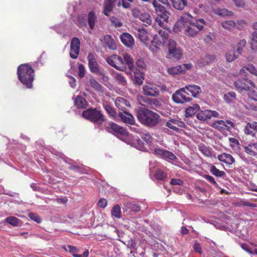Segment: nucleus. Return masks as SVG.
<instances>
[{"instance_id": "29", "label": "nucleus", "mask_w": 257, "mask_h": 257, "mask_svg": "<svg viewBox=\"0 0 257 257\" xmlns=\"http://www.w3.org/2000/svg\"><path fill=\"white\" fill-rule=\"evenodd\" d=\"M212 127L217 129L219 131H221L225 129L228 130L230 127H228L227 124H226V122L222 120H217L215 121L212 125Z\"/></svg>"}, {"instance_id": "16", "label": "nucleus", "mask_w": 257, "mask_h": 257, "mask_svg": "<svg viewBox=\"0 0 257 257\" xmlns=\"http://www.w3.org/2000/svg\"><path fill=\"white\" fill-rule=\"evenodd\" d=\"M109 128H110L115 133L121 136H127L128 134V133L125 129L113 122H110L109 123V126H107L106 129L108 130Z\"/></svg>"}, {"instance_id": "10", "label": "nucleus", "mask_w": 257, "mask_h": 257, "mask_svg": "<svg viewBox=\"0 0 257 257\" xmlns=\"http://www.w3.org/2000/svg\"><path fill=\"white\" fill-rule=\"evenodd\" d=\"M80 41L78 38L74 37L70 43V56L71 58L75 59L77 58L79 54Z\"/></svg>"}, {"instance_id": "52", "label": "nucleus", "mask_w": 257, "mask_h": 257, "mask_svg": "<svg viewBox=\"0 0 257 257\" xmlns=\"http://www.w3.org/2000/svg\"><path fill=\"white\" fill-rule=\"evenodd\" d=\"M158 101L156 99L148 98L146 105L145 106L150 107L151 108H154L155 107L158 105Z\"/></svg>"}, {"instance_id": "60", "label": "nucleus", "mask_w": 257, "mask_h": 257, "mask_svg": "<svg viewBox=\"0 0 257 257\" xmlns=\"http://www.w3.org/2000/svg\"><path fill=\"white\" fill-rule=\"evenodd\" d=\"M78 70H79V77L81 78L84 77L85 74V69L83 65L79 64L78 66Z\"/></svg>"}, {"instance_id": "44", "label": "nucleus", "mask_w": 257, "mask_h": 257, "mask_svg": "<svg viewBox=\"0 0 257 257\" xmlns=\"http://www.w3.org/2000/svg\"><path fill=\"white\" fill-rule=\"evenodd\" d=\"M89 83L91 86L95 90L98 91H103V87L98 83L94 79H90Z\"/></svg>"}, {"instance_id": "13", "label": "nucleus", "mask_w": 257, "mask_h": 257, "mask_svg": "<svg viewBox=\"0 0 257 257\" xmlns=\"http://www.w3.org/2000/svg\"><path fill=\"white\" fill-rule=\"evenodd\" d=\"M143 89V93L146 96L155 97L159 95L160 93L159 89L156 85L151 83L145 85Z\"/></svg>"}, {"instance_id": "36", "label": "nucleus", "mask_w": 257, "mask_h": 257, "mask_svg": "<svg viewBox=\"0 0 257 257\" xmlns=\"http://www.w3.org/2000/svg\"><path fill=\"white\" fill-rule=\"evenodd\" d=\"M209 110L206 109L203 111H200L197 114V118L201 120H206L210 119V115L209 113Z\"/></svg>"}, {"instance_id": "61", "label": "nucleus", "mask_w": 257, "mask_h": 257, "mask_svg": "<svg viewBox=\"0 0 257 257\" xmlns=\"http://www.w3.org/2000/svg\"><path fill=\"white\" fill-rule=\"evenodd\" d=\"M240 204L243 206H247L251 208L256 207L257 204L255 203H251L246 200H242L241 201Z\"/></svg>"}, {"instance_id": "38", "label": "nucleus", "mask_w": 257, "mask_h": 257, "mask_svg": "<svg viewBox=\"0 0 257 257\" xmlns=\"http://www.w3.org/2000/svg\"><path fill=\"white\" fill-rule=\"evenodd\" d=\"M198 149L199 151L205 156L209 157L212 156V153L209 147L204 144H201L199 146Z\"/></svg>"}, {"instance_id": "35", "label": "nucleus", "mask_w": 257, "mask_h": 257, "mask_svg": "<svg viewBox=\"0 0 257 257\" xmlns=\"http://www.w3.org/2000/svg\"><path fill=\"white\" fill-rule=\"evenodd\" d=\"M96 21V17L94 13L92 11L90 12L88 14V23L91 30H93L94 29Z\"/></svg>"}, {"instance_id": "27", "label": "nucleus", "mask_w": 257, "mask_h": 257, "mask_svg": "<svg viewBox=\"0 0 257 257\" xmlns=\"http://www.w3.org/2000/svg\"><path fill=\"white\" fill-rule=\"evenodd\" d=\"M104 42L110 49L115 50L116 49L115 42L111 35H105L104 37Z\"/></svg>"}, {"instance_id": "51", "label": "nucleus", "mask_w": 257, "mask_h": 257, "mask_svg": "<svg viewBox=\"0 0 257 257\" xmlns=\"http://www.w3.org/2000/svg\"><path fill=\"white\" fill-rule=\"evenodd\" d=\"M182 52L179 49L173 50L172 53H169V55L170 57H173L176 59H179L182 57Z\"/></svg>"}, {"instance_id": "25", "label": "nucleus", "mask_w": 257, "mask_h": 257, "mask_svg": "<svg viewBox=\"0 0 257 257\" xmlns=\"http://www.w3.org/2000/svg\"><path fill=\"white\" fill-rule=\"evenodd\" d=\"M67 248L69 252L73 255V257H88L89 255L88 250H86L82 254H78L77 252H78V249L75 246L70 245H67Z\"/></svg>"}, {"instance_id": "37", "label": "nucleus", "mask_w": 257, "mask_h": 257, "mask_svg": "<svg viewBox=\"0 0 257 257\" xmlns=\"http://www.w3.org/2000/svg\"><path fill=\"white\" fill-rule=\"evenodd\" d=\"M123 59L125 65L126 64L129 69L132 71L134 67V60L133 58H131L130 55L128 54H125L123 55Z\"/></svg>"}, {"instance_id": "14", "label": "nucleus", "mask_w": 257, "mask_h": 257, "mask_svg": "<svg viewBox=\"0 0 257 257\" xmlns=\"http://www.w3.org/2000/svg\"><path fill=\"white\" fill-rule=\"evenodd\" d=\"M87 60L90 71L92 73L98 74L99 72V65L94 55L91 53H89Z\"/></svg>"}, {"instance_id": "43", "label": "nucleus", "mask_w": 257, "mask_h": 257, "mask_svg": "<svg viewBox=\"0 0 257 257\" xmlns=\"http://www.w3.org/2000/svg\"><path fill=\"white\" fill-rule=\"evenodd\" d=\"M111 213L112 216L117 218H120L121 214L120 206L118 205H115L112 208Z\"/></svg>"}, {"instance_id": "41", "label": "nucleus", "mask_w": 257, "mask_h": 257, "mask_svg": "<svg viewBox=\"0 0 257 257\" xmlns=\"http://www.w3.org/2000/svg\"><path fill=\"white\" fill-rule=\"evenodd\" d=\"M155 177L158 180L163 181L167 178V174L161 169H158L155 172Z\"/></svg>"}, {"instance_id": "33", "label": "nucleus", "mask_w": 257, "mask_h": 257, "mask_svg": "<svg viewBox=\"0 0 257 257\" xmlns=\"http://www.w3.org/2000/svg\"><path fill=\"white\" fill-rule=\"evenodd\" d=\"M173 5L174 8L179 10H182L187 5L186 0H173Z\"/></svg>"}, {"instance_id": "58", "label": "nucleus", "mask_w": 257, "mask_h": 257, "mask_svg": "<svg viewBox=\"0 0 257 257\" xmlns=\"http://www.w3.org/2000/svg\"><path fill=\"white\" fill-rule=\"evenodd\" d=\"M203 178L206 179L208 181L214 185L215 187H217L218 186L217 183L215 181L214 178L212 176L209 175H205L203 176Z\"/></svg>"}, {"instance_id": "48", "label": "nucleus", "mask_w": 257, "mask_h": 257, "mask_svg": "<svg viewBox=\"0 0 257 257\" xmlns=\"http://www.w3.org/2000/svg\"><path fill=\"white\" fill-rule=\"evenodd\" d=\"M104 109L110 117L114 118L116 116V112L115 110L110 105H105L104 106Z\"/></svg>"}, {"instance_id": "9", "label": "nucleus", "mask_w": 257, "mask_h": 257, "mask_svg": "<svg viewBox=\"0 0 257 257\" xmlns=\"http://www.w3.org/2000/svg\"><path fill=\"white\" fill-rule=\"evenodd\" d=\"M234 85L239 91H247L250 86H254V83L247 79L243 78L237 79L234 82Z\"/></svg>"}, {"instance_id": "22", "label": "nucleus", "mask_w": 257, "mask_h": 257, "mask_svg": "<svg viewBox=\"0 0 257 257\" xmlns=\"http://www.w3.org/2000/svg\"><path fill=\"white\" fill-rule=\"evenodd\" d=\"M217 158L220 162L227 165H232L235 162L234 159L230 154L225 153L219 155Z\"/></svg>"}, {"instance_id": "7", "label": "nucleus", "mask_w": 257, "mask_h": 257, "mask_svg": "<svg viewBox=\"0 0 257 257\" xmlns=\"http://www.w3.org/2000/svg\"><path fill=\"white\" fill-rule=\"evenodd\" d=\"M205 25L204 19H198L195 22L190 23L185 30V34L189 37H194L203 29Z\"/></svg>"}, {"instance_id": "62", "label": "nucleus", "mask_w": 257, "mask_h": 257, "mask_svg": "<svg viewBox=\"0 0 257 257\" xmlns=\"http://www.w3.org/2000/svg\"><path fill=\"white\" fill-rule=\"evenodd\" d=\"M246 69L251 73L257 76V67H255L252 64L248 65Z\"/></svg>"}, {"instance_id": "42", "label": "nucleus", "mask_w": 257, "mask_h": 257, "mask_svg": "<svg viewBox=\"0 0 257 257\" xmlns=\"http://www.w3.org/2000/svg\"><path fill=\"white\" fill-rule=\"evenodd\" d=\"M221 26L225 29L230 30L236 26V23L233 20H227L221 23Z\"/></svg>"}, {"instance_id": "49", "label": "nucleus", "mask_w": 257, "mask_h": 257, "mask_svg": "<svg viewBox=\"0 0 257 257\" xmlns=\"http://www.w3.org/2000/svg\"><path fill=\"white\" fill-rule=\"evenodd\" d=\"M246 44V40L245 39L241 40L236 45V52L238 55H241L243 48L245 47Z\"/></svg>"}, {"instance_id": "40", "label": "nucleus", "mask_w": 257, "mask_h": 257, "mask_svg": "<svg viewBox=\"0 0 257 257\" xmlns=\"http://www.w3.org/2000/svg\"><path fill=\"white\" fill-rule=\"evenodd\" d=\"M124 205L127 208V209H129L131 211L139 212L141 210L140 206L137 204L131 202H126Z\"/></svg>"}, {"instance_id": "21", "label": "nucleus", "mask_w": 257, "mask_h": 257, "mask_svg": "<svg viewBox=\"0 0 257 257\" xmlns=\"http://www.w3.org/2000/svg\"><path fill=\"white\" fill-rule=\"evenodd\" d=\"M138 38L142 42L147 43L149 41L148 34L146 30L143 28H135Z\"/></svg>"}, {"instance_id": "30", "label": "nucleus", "mask_w": 257, "mask_h": 257, "mask_svg": "<svg viewBox=\"0 0 257 257\" xmlns=\"http://www.w3.org/2000/svg\"><path fill=\"white\" fill-rule=\"evenodd\" d=\"M209 171L210 173L217 177L224 178L226 176V173L223 171H220L215 166L211 165L210 166Z\"/></svg>"}, {"instance_id": "8", "label": "nucleus", "mask_w": 257, "mask_h": 257, "mask_svg": "<svg viewBox=\"0 0 257 257\" xmlns=\"http://www.w3.org/2000/svg\"><path fill=\"white\" fill-rule=\"evenodd\" d=\"M172 99L176 103H183L190 101L192 98L190 94L186 90L185 87H184L176 91L173 94Z\"/></svg>"}, {"instance_id": "32", "label": "nucleus", "mask_w": 257, "mask_h": 257, "mask_svg": "<svg viewBox=\"0 0 257 257\" xmlns=\"http://www.w3.org/2000/svg\"><path fill=\"white\" fill-rule=\"evenodd\" d=\"M114 4L109 0H105L104 4V9L103 13L107 16H108L109 13L112 11Z\"/></svg>"}, {"instance_id": "54", "label": "nucleus", "mask_w": 257, "mask_h": 257, "mask_svg": "<svg viewBox=\"0 0 257 257\" xmlns=\"http://www.w3.org/2000/svg\"><path fill=\"white\" fill-rule=\"evenodd\" d=\"M249 96L252 99L257 101V87H253L249 92Z\"/></svg>"}, {"instance_id": "39", "label": "nucleus", "mask_w": 257, "mask_h": 257, "mask_svg": "<svg viewBox=\"0 0 257 257\" xmlns=\"http://www.w3.org/2000/svg\"><path fill=\"white\" fill-rule=\"evenodd\" d=\"M244 133L246 135L255 137V132L253 129L251 122H248L244 128Z\"/></svg>"}, {"instance_id": "31", "label": "nucleus", "mask_w": 257, "mask_h": 257, "mask_svg": "<svg viewBox=\"0 0 257 257\" xmlns=\"http://www.w3.org/2000/svg\"><path fill=\"white\" fill-rule=\"evenodd\" d=\"M236 94L233 91L228 92L224 94L223 99L228 103H234L236 99Z\"/></svg>"}, {"instance_id": "59", "label": "nucleus", "mask_w": 257, "mask_h": 257, "mask_svg": "<svg viewBox=\"0 0 257 257\" xmlns=\"http://www.w3.org/2000/svg\"><path fill=\"white\" fill-rule=\"evenodd\" d=\"M136 64L139 69H141L142 70L144 69L146 66V65L143 59H139L137 60L136 62Z\"/></svg>"}, {"instance_id": "24", "label": "nucleus", "mask_w": 257, "mask_h": 257, "mask_svg": "<svg viewBox=\"0 0 257 257\" xmlns=\"http://www.w3.org/2000/svg\"><path fill=\"white\" fill-rule=\"evenodd\" d=\"M74 104L78 109L86 108L88 105L86 99L82 96L78 95L74 100Z\"/></svg>"}, {"instance_id": "19", "label": "nucleus", "mask_w": 257, "mask_h": 257, "mask_svg": "<svg viewBox=\"0 0 257 257\" xmlns=\"http://www.w3.org/2000/svg\"><path fill=\"white\" fill-rule=\"evenodd\" d=\"M121 42L126 46L130 47L134 44V39L132 35L127 33H122L120 37Z\"/></svg>"}, {"instance_id": "15", "label": "nucleus", "mask_w": 257, "mask_h": 257, "mask_svg": "<svg viewBox=\"0 0 257 257\" xmlns=\"http://www.w3.org/2000/svg\"><path fill=\"white\" fill-rule=\"evenodd\" d=\"M133 14L135 17L138 18L146 26L151 25L152 24V19L150 15L148 13H143L139 14L138 10H134Z\"/></svg>"}, {"instance_id": "57", "label": "nucleus", "mask_w": 257, "mask_h": 257, "mask_svg": "<svg viewBox=\"0 0 257 257\" xmlns=\"http://www.w3.org/2000/svg\"><path fill=\"white\" fill-rule=\"evenodd\" d=\"M115 59V55H113L108 57L106 61L109 65L116 68Z\"/></svg>"}, {"instance_id": "26", "label": "nucleus", "mask_w": 257, "mask_h": 257, "mask_svg": "<svg viewBox=\"0 0 257 257\" xmlns=\"http://www.w3.org/2000/svg\"><path fill=\"white\" fill-rule=\"evenodd\" d=\"M186 90L190 94L191 97L192 96L196 97L197 94L201 92V89L200 86L195 85H189L185 87Z\"/></svg>"}, {"instance_id": "3", "label": "nucleus", "mask_w": 257, "mask_h": 257, "mask_svg": "<svg viewBox=\"0 0 257 257\" xmlns=\"http://www.w3.org/2000/svg\"><path fill=\"white\" fill-rule=\"evenodd\" d=\"M82 116L90 122L100 125L105 121V118L102 111L97 108H89L84 110Z\"/></svg>"}, {"instance_id": "46", "label": "nucleus", "mask_w": 257, "mask_h": 257, "mask_svg": "<svg viewBox=\"0 0 257 257\" xmlns=\"http://www.w3.org/2000/svg\"><path fill=\"white\" fill-rule=\"evenodd\" d=\"M251 48L254 51H257V32L252 33V38L250 42Z\"/></svg>"}, {"instance_id": "53", "label": "nucleus", "mask_w": 257, "mask_h": 257, "mask_svg": "<svg viewBox=\"0 0 257 257\" xmlns=\"http://www.w3.org/2000/svg\"><path fill=\"white\" fill-rule=\"evenodd\" d=\"M168 51L169 53H172L173 50L176 49V43L172 39H170L168 41Z\"/></svg>"}, {"instance_id": "47", "label": "nucleus", "mask_w": 257, "mask_h": 257, "mask_svg": "<svg viewBox=\"0 0 257 257\" xmlns=\"http://www.w3.org/2000/svg\"><path fill=\"white\" fill-rule=\"evenodd\" d=\"M238 54H235L234 50L228 51L226 54V59L228 62H232L235 60L238 56Z\"/></svg>"}, {"instance_id": "23", "label": "nucleus", "mask_w": 257, "mask_h": 257, "mask_svg": "<svg viewBox=\"0 0 257 257\" xmlns=\"http://www.w3.org/2000/svg\"><path fill=\"white\" fill-rule=\"evenodd\" d=\"M243 149L245 153L247 154L257 157V143H250L247 146H243Z\"/></svg>"}, {"instance_id": "18", "label": "nucleus", "mask_w": 257, "mask_h": 257, "mask_svg": "<svg viewBox=\"0 0 257 257\" xmlns=\"http://www.w3.org/2000/svg\"><path fill=\"white\" fill-rule=\"evenodd\" d=\"M153 153L156 156L166 157L172 160H174L176 158V156L173 153L164 149H155Z\"/></svg>"}, {"instance_id": "63", "label": "nucleus", "mask_w": 257, "mask_h": 257, "mask_svg": "<svg viewBox=\"0 0 257 257\" xmlns=\"http://www.w3.org/2000/svg\"><path fill=\"white\" fill-rule=\"evenodd\" d=\"M148 97H145L143 96H139L138 97V100L140 104L141 105H143L144 106L146 105V103H147V101H148Z\"/></svg>"}, {"instance_id": "4", "label": "nucleus", "mask_w": 257, "mask_h": 257, "mask_svg": "<svg viewBox=\"0 0 257 257\" xmlns=\"http://www.w3.org/2000/svg\"><path fill=\"white\" fill-rule=\"evenodd\" d=\"M170 31L168 30H160L158 34L154 36L149 47L150 50L153 53H156L161 47L164 46L165 43L168 40Z\"/></svg>"}, {"instance_id": "12", "label": "nucleus", "mask_w": 257, "mask_h": 257, "mask_svg": "<svg viewBox=\"0 0 257 257\" xmlns=\"http://www.w3.org/2000/svg\"><path fill=\"white\" fill-rule=\"evenodd\" d=\"M192 65L190 63L183 64L175 67H171L168 69L167 72L171 75H176L184 73L186 70L191 69Z\"/></svg>"}, {"instance_id": "45", "label": "nucleus", "mask_w": 257, "mask_h": 257, "mask_svg": "<svg viewBox=\"0 0 257 257\" xmlns=\"http://www.w3.org/2000/svg\"><path fill=\"white\" fill-rule=\"evenodd\" d=\"M5 221L13 226H17L19 225L20 220L16 217L10 216L6 218Z\"/></svg>"}, {"instance_id": "64", "label": "nucleus", "mask_w": 257, "mask_h": 257, "mask_svg": "<svg viewBox=\"0 0 257 257\" xmlns=\"http://www.w3.org/2000/svg\"><path fill=\"white\" fill-rule=\"evenodd\" d=\"M208 59H209V56L207 55H205L204 56V57L200 59L199 62V64L201 66L206 65L209 63Z\"/></svg>"}, {"instance_id": "1", "label": "nucleus", "mask_w": 257, "mask_h": 257, "mask_svg": "<svg viewBox=\"0 0 257 257\" xmlns=\"http://www.w3.org/2000/svg\"><path fill=\"white\" fill-rule=\"evenodd\" d=\"M137 117L142 124L148 127H155L160 120V116L157 113L143 107L138 110Z\"/></svg>"}, {"instance_id": "11", "label": "nucleus", "mask_w": 257, "mask_h": 257, "mask_svg": "<svg viewBox=\"0 0 257 257\" xmlns=\"http://www.w3.org/2000/svg\"><path fill=\"white\" fill-rule=\"evenodd\" d=\"M193 17L192 16L188 13H184L179 18V19L176 22L175 26L174 29L176 31H181V28L185 26L186 24H189L191 23H193L192 22Z\"/></svg>"}, {"instance_id": "28", "label": "nucleus", "mask_w": 257, "mask_h": 257, "mask_svg": "<svg viewBox=\"0 0 257 257\" xmlns=\"http://www.w3.org/2000/svg\"><path fill=\"white\" fill-rule=\"evenodd\" d=\"M144 72L140 69H136L134 72V77L135 79L136 84L138 85H141L143 84L144 76Z\"/></svg>"}, {"instance_id": "56", "label": "nucleus", "mask_w": 257, "mask_h": 257, "mask_svg": "<svg viewBox=\"0 0 257 257\" xmlns=\"http://www.w3.org/2000/svg\"><path fill=\"white\" fill-rule=\"evenodd\" d=\"M29 217L32 220H34L37 223H40L42 221V219L41 217L38 216L37 214L34 213H29Z\"/></svg>"}, {"instance_id": "34", "label": "nucleus", "mask_w": 257, "mask_h": 257, "mask_svg": "<svg viewBox=\"0 0 257 257\" xmlns=\"http://www.w3.org/2000/svg\"><path fill=\"white\" fill-rule=\"evenodd\" d=\"M115 58L116 69L120 71L125 70L126 66L122 58L117 55H115Z\"/></svg>"}, {"instance_id": "2", "label": "nucleus", "mask_w": 257, "mask_h": 257, "mask_svg": "<svg viewBox=\"0 0 257 257\" xmlns=\"http://www.w3.org/2000/svg\"><path fill=\"white\" fill-rule=\"evenodd\" d=\"M18 79L23 84L28 88L32 87L34 80V71L31 66L28 64L19 65L17 69Z\"/></svg>"}, {"instance_id": "20", "label": "nucleus", "mask_w": 257, "mask_h": 257, "mask_svg": "<svg viewBox=\"0 0 257 257\" xmlns=\"http://www.w3.org/2000/svg\"><path fill=\"white\" fill-rule=\"evenodd\" d=\"M118 116L125 123L134 124L135 122L134 117L130 113L126 111V113L119 112Z\"/></svg>"}, {"instance_id": "55", "label": "nucleus", "mask_w": 257, "mask_h": 257, "mask_svg": "<svg viewBox=\"0 0 257 257\" xmlns=\"http://www.w3.org/2000/svg\"><path fill=\"white\" fill-rule=\"evenodd\" d=\"M142 139L148 144H151L153 140V138L149 133L144 134L142 137Z\"/></svg>"}, {"instance_id": "50", "label": "nucleus", "mask_w": 257, "mask_h": 257, "mask_svg": "<svg viewBox=\"0 0 257 257\" xmlns=\"http://www.w3.org/2000/svg\"><path fill=\"white\" fill-rule=\"evenodd\" d=\"M116 79L118 83L121 85L125 86L127 83L125 78L121 73H116Z\"/></svg>"}, {"instance_id": "6", "label": "nucleus", "mask_w": 257, "mask_h": 257, "mask_svg": "<svg viewBox=\"0 0 257 257\" xmlns=\"http://www.w3.org/2000/svg\"><path fill=\"white\" fill-rule=\"evenodd\" d=\"M165 126L168 128H164L163 132L167 134H168L169 129L176 133H180L182 128H185L187 127L186 124L184 121H182L181 119L178 118H171L169 119L166 121Z\"/></svg>"}, {"instance_id": "17", "label": "nucleus", "mask_w": 257, "mask_h": 257, "mask_svg": "<svg viewBox=\"0 0 257 257\" xmlns=\"http://www.w3.org/2000/svg\"><path fill=\"white\" fill-rule=\"evenodd\" d=\"M115 106L124 113H126V108L130 106V102L125 98L118 97L115 100Z\"/></svg>"}, {"instance_id": "5", "label": "nucleus", "mask_w": 257, "mask_h": 257, "mask_svg": "<svg viewBox=\"0 0 257 257\" xmlns=\"http://www.w3.org/2000/svg\"><path fill=\"white\" fill-rule=\"evenodd\" d=\"M153 5L156 12L159 13L158 17L156 18V23L154 26L156 27L157 24L159 26L163 27L164 23L168 21L170 14L167 12L164 7L162 6L159 3H158L157 0H154L153 1ZM155 29H156V28H155Z\"/></svg>"}]
</instances>
